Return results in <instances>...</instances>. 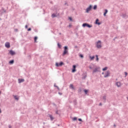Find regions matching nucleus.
Returning a JSON list of instances; mask_svg holds the SVG:
<instances>
[{"label": "nucleus", "mask_w": 128, "mask_h": 128, "mask_svg": "<svg viewBox=\"0 0 128 128\" xmlns=\"http://www.w3.org/2000/svg\"><path fill=\"white\" fill-rule=\"evenodd\" d=\"M58 94H59L60 96H62V93L59 92H58Z\"/></svg>", "instance_id": "33"}, {"label": "nucleus", "mask_w": 128, "mask_h": 128, "mask_svg": "<svg viewBox=\"0 0 128 128\" xmlns=\"http://www.w3.org/2000/svg\"><path fill=\"white\" fill-rule=\"evenodd\" d=\"M56 16H57L54 14H52V18H55V17H56Z\"/></svg>", "instance_id": "21"}, {"label": "nucleus", "mask_w": 128, "mask_h": 128, "mask_svg": "<svg viewBox=\"0 0 128 128\" xmlns=\"http://www.w3.org/2000/svg\"><path fill=\"white\" fill-rule=\"evenodd\" d=\"M54 86L55 87H56V88L58 86H57L56 85V84H54Z\"/></svg>", "instance_id": "39"}, {"label": "nucleus", "mask_w": 128, "mask_h": 128, "mask_svg": "<svg viewBox=\"0 0 128 128\" xmlns=\"http://www.w3.org/2000/svg\"><path fill=\"white\" fill-rule=\"evenodd\" d=\"M16 31H18V29H16Z\"/></svg>", "instance_id": "48"}, {"label": "nucleus", "mask_w": 128, "mask_h": 128, "mask_svg": "<svg viewBox=\"0 0 128 128\" xmlns=\"http://www.w3.org/2000/svg\"><path fill=\"white\" fill-rule=\"evenodd\" d=\"M44 124H45V123H44Z\"/></svg>", "instance_id": "54"}, {"label": "nucleus", "mask_w": 128, "mask_h": 128, "mask_svg": "<svg viewBox=\"0 0 128 128\" xmlns=\"http://www.w3.org/2000/svg\"><path fill=\"white\" fill-rule=\"evenodd\" d=\"M69 26H70H70H70V25Z\"/></svg>", "instance_id": "50"}, {"label": "nucleus", "mask_w": 128, "mask_h": 128, "mask_svg": "<svg viewBox=\"0 0 128 128\" xmlns=\"http://www.w3.org/2000/svg\"><path fill=\"white\" fill-rule=\"evenodd\" d=\"M77 118L76 117H74L73 118V120H76Z\"/></svg>", "instance_id": "28"}, {"label": "nucleus", "mask_w": 128, "mask_h": 128, "mask_svg": "<svg viewBox=\"0 0 128 128\" xmlns=\"http://www.w3.org/2000/svg\"><path fill=\"white\" fill-rule=\"evenodd\" d=\"M96 8H97V6H96V5H95V6H94V10H96Z\"/></svg>", "instance_id": "27"}, {"label": "nucleus", "mask_w": 128, "mask_h": 128, "mask_svg": "<svg viewBox=\"0 0 128 128\" xmlns=\"http://www.w3.org/2000/svg\"><path fill=\"white\" fill-rule=\"evenodd\" d=\"M103 100H104L106 102V95L103 96Z\"/></svg>", "instance_id": "18"}, {"label": "nucleus", "mask_w": 128, "mask_h": 128, "mask_svg": "<svg viewBox=\"0 0 128 128\" xmlns=\"http://www.w3.org/2000/svg\"><path fill=\"white\" fill-rule=\"evenodd\" d=\"M38 39L37 37L34 38V42H36V40Z\"/></svg>", "instance_id": "30"}, {"label": "nucleus", "mask_w": 128, "mask_h": 128, "mask_svg": "<svg viewBox=\"0 0 128 128\" xmlns=\"http://www.w3.org/2000/svg\"><path fill=\"white\" fill-rule=\"evenodd\" d=\"M126 16V14H123V15H122V17L124 18Z\"/></svg>", "instance_id": "25"}, {"label": "nucleus", "mask_w": 128, "mask_h": 128, "mask_svg": "<svg viewBox=\"0 0 128 128\" xmlns=\"http://www.w3.org/2000/svg\"><path fill=\"white\" fill-rule=\"evenodd\" d=\"M10 53L12 56L14 55L15 54V52L12 51V50H10Z\"/></svg>", "instance_id": "12"}, {"label": "nucleus", "mask_w": 128, "mask_h": 128, "mask_svg": "<svg viewBox=\"0 0 128 128\" xmlns=\"http://www.w3.org/2000/svg\"><path fill=\"white\" fill-rule=\"evenodd\" d=\"M64 53H63V54H62V55L63 56H64L68 52V46H65L64 47Z\"/></svg>", "instance_id": "2"}, {"label": "nucleus", "mask_w": 128, "mask_h": 128, "mask_svg": "<svg viewBox=\"0 0 128 128\" xmlns=\"http://www.w3.org/2000/svg\"><path fill=\"white\" fill-rule=\"evenodd\" d=\"M96 46L98 48H102V42L100 40H98L96 43Z\"/></svg>", "instance_id": "1"}, {"label": "nucleus", "mask_w": 128, "mask_h": 128, "mask_svg": "<svg viewBox=\"0 0 128 128\" xmlns=\"http://www.w3.org/2000/svg\"><path fill=\"white\" fill-rule=\"evenodd\" d=\"M95 56H90V58L91 60H93Z\"/></svg>", "instance_id": "15"}, {"label": "nucleus", "mask_w": 128, "mask_h": 128, "mask_svg": "<svg viewBox=\"0 0 128 128\" xmlns=\"http://www.w3.org/2000/svg\"><path fill=\"white\" fill-rule=\"evenodd\" d=\"M64 64L62 62H61L60 64H58V62H56V65L57 67L61 66Z\"/></svg>", "instance_id": "5"}, {"label": "nucleus", "mask_w": 128, "mask_h": 128, "mask_svg": "<svg viewBox=\"0 0 128 128\" xmlns=\"http://www.w3.org/2000/svg\"><path fill=\"white\" fill-rule=\"evenodd\" d=\"M24 82V79H20V78H19L18 79V83H22V82Z\"/></svg>", "instance_id": "11"}, {"label": "nucleus", "mask_w": 128, "mask_h": 128, "mask_svg": "<svg viewBox=\"0 0 128 128\" xmlns=\"http://www.w3.org/2000/svg\"><path fill=\"white\" fill-rule=\"evenodd\" d=\"M127 100H128V98H127Z\"/></svg>", "instance_id": "55"}, {"label": "nucleus", "mask_w": 128, "mask_h": 128, "mask_svg": "<svg viewBox=\"0 0 128 128\" xmlns=\"http://www.w3.org/2000/svg\"><path fill=\"white\" fill-rule=\"evenodd\" d=\"M89 68H90V70H92V67L91 66H90Z\"/></svg>", "instance_id": "36"}, {"label": "nucleus", "mask_w": 128, "mask_h": 128, "mask_svg": "<svg viewBox=\"0 0 128 128\" xmlns=\"http://www.w3.org/2000/svg\"><path fill=\"white\" fill-rule=\"evenodd\" d=\"M100 68H95V70H93V74H94V73H95V72H100Z\"/></svg>", "instance_id": "6"}, {"label": "nucleus", "mask_w": 128, "mask_h": 128, "mask_svg": "<svg viewBox=\"0 0 128 128\" xmlns=\"http://www.w3.org/2000/svg\"><path fill=\"white\" fill-rule=\"evenodd\" d=\"M69 19L70 20H72V18H70Z\"/></svg>", "instance_id": "41"}, {"label": "nucleus", "mask_w": 128, "mask_h": 128, "mask_svg": "<svg viewBox=\"0 0 128 128\" xmlns=\"http://www.w3.org/2000/svg\"><path fill=\"white\" fill-rule=\"evenodd\" d=\"M49 116H50V118L51 120H54V117L52 116V115L50 114V115H49Z\"/></svg>", "instance_id": "14"}, {"label": "nucleus", "mask_w": 128, "mask_h": 128, "mask_svg": "<svg viewBox=\"0 0 128 128\" xmlns=\"http://www.w3.org/2000/svg\"><path fill=\"white\" fill-rule=\"evenodd\" d=\"M75 48H78V46H75Z\"/></svg>", "instance_id": "47"}, {"label": "nucleus", "mask_w": 128, "mask_h": 128, "mask_svg": "<svg viewBox=\"0 0 128 128\" xmlns=\"http://www.w3.org/2000/svg\"><path fill=\"white\" fill-rule=\"evenodd\" d=\"M99 20L98 19H97L96 20V24H98V25H100V22H98V21Z\"/></svg>", "instance_id": "19"}, {"label": "nucleus", "mask_w": 128, "mask_h": 128, "mask_svg": "<svg viewBox=\"0 0 128 128\" xmlns=\"http://www.w3.org/2000/svg\"><path fill=\"white\" fill-rule=\"evenodd\" d=\"M67 4L66 3L65 4Z\"/></svg>", "instance_id": "52"}, {"label": "nucleus", "mask_w": 128, "mask_h": 128, "mask_svg": "<svg viewBox=\"0 0 128 128\" xmlns=\"http://www.w3.org/2000/svg\"><path fill=\"white\" fill-rule=\"evenodd\" d=\"M8 128H12V126L10 125L8 126Z\"/></svg>", "instance_id": "38"}, {"label": "nucleus", "mask_w": 128, "mask_h": 128, "mask_svg": "<svg viewBox=\"0 0 128 128\" xmlns=\"http://www.w3.org/2000/svg\"><path fill=\"white\" fill-rule=\"evenodd\" d=\"M86 77V76H84V77H82V79H85Z\"/></svg>", "instance_id": "31"}, {"label": "nucleus", "mask_w": 128, "mask_h": 128, "mask_svg": "<svg viewBox=\"0 0 128 128\" xmlns=\"http://www.w3.org/2000/svg\"><path fill=\"white\" fill-rule=\"evenodd\" d=\"M102 103L99 104V106H102Z\"/></svg>", "instance_id": "42"}, {"label": "nucleus", "mask_w": 128, "mask_h": 128, "mask_svg": "<svg viewBox=\"0 0 128 128\" xmlns=\"http://www.w3.org/2000/svg\"><path fill=\"white\" fill-rule=\"evenodd\" d=\"M107 70H108V67L106 66V67L104 68L103 69H102V70L105 71Z\"/></svg>", "instance_id": "20"}, {"label": "nucleus", "mask_w": 128, "mask_h": 128, "mask_svg": "<svg viewBox=\"0 0 128 128\" xmlns=\"http://www.w3.org/2000/svg\"><path fill=\"white\" fill-rule=\"evenodd\" d=\"M57 88H58V90H60V88H58V87H56Z\"/></svg>", "instance_id": "43"}, {"label": "nucleus", "mask_w": 128, "mask_h": 128, "mask_svg": "<svg viewBox=\"0 0 128 128\" xmlns=\"http://www.w3.org/2000/svg\"><path fill=\"white\" fill-rule=\"evenodd\" d=\"M58 126H60V124H58Z\"/></svg>", "instance_id": "49"}, {"label": "nucleus", "mask_w": 128, "mask_h": 128, "mask_svg": "<svg viewBox=\"0 0 128 128\" xmlns=\"http://www.w3.org/2000/svg\"><path fill=\"white\" fill-rule=\"evenodd\" d=\"M14 62V60H10V61L9 62V63H10V64H12Z\"/></svg>", "instance_id": "22"}, {"label": "nucleus", "mask_w": 128, "mask_h": 128, "mask_svg": "<svg viewBox=\"0 0 128 128\" xmlns=\"http://www.w3.org/2000/svg\"><path fill=\"white\" fill-rule=\"evenodd\" d=\"M1 112H2V111H1V110H0V114H1Z\"/></svg>", "instance_id": "46"}, {"label": "nucleus", "mask_w": 128, "mask_h": 128, "mask_svg": "<svg viewBox=\"0 0 128 128\" xmlns=\"http://www.w3.org/2000/svg\"><path fill=\"white\" fill-rule=\"evenodd\" d=\"M124 74H125V77H126L127 76V75H128V72H125Z\"/></svg>", "instance_id": "29"}, {"label": "nucleus", "mask_w": 128, "mask_h": 128, "mask_svg": "<svg viewBox=\"0 0 128 128\" xmlns=\"http://www.w3.org/2000/svg\"><path fill=\"white\" fill-rule=\"evenodd\" d=\"M84 92H85L86 94H87L88 92V90H84Z\"/></svg>", "instance_id": "24"}, {"label": "nucleus", "mask_w": 128, "mask_h": 128, "mask_svg": "<svg viewBox=\"0 0 128 128\" xmlns=\"http://www.w3.org/2000/svg\"><path fill=\"white\" fill-rule=\"evenodd\" d=\"M110 72L109 70H108L107 72H106L105 74L104 75V78H106L108 76H110Z\"/></svg>", "instance_id": "3"}, {"label": "nucleus", "mask_w": 128, "mask_h": 128, "mask_svg": "<svg viewBox=\"0 0 128 128\" xmlns=\"http://www.w3.org/2000/svg\"><path fill=\"white\" fill-rule=\"evenodd\" d=\"M2 10L4 12H6V11L4 10V9H2Z\"/></svg>", "instance_id": "40"}, {"label": "nucleus", "mask_w": 128, "mask_h": 128, "mask_svg": "<svg viewBox=\"0 0 128 128\" xmlns=\"http://www.w3.org/2000/svg\"><path fill=\"white\" fill-rule=\"evenodd\" d=\"M78 121L79 122H82V120L81 118H78Z\"/></svg>", "instance_id": "34"}, {"label": "nucleus", "mask_w": 128, "mask_h": 128, "mask_svg": "<svg viewBox=\"0 0 128 128\" xmlns=\"http://www.w3.org/2000/svg\"><path fill=\"white\" fill-rule=\"evenodd\" d=\"M14 98L16 100H19V98L16 96L14 95Z\"/></svg>", "instance_id": "13"}, {"label": "nucleus", "mask_w": 128, "mask_h": 128, "mask_svg": "<svg viewBox=\"0 0 128 128\" xmlns=\"http://www.w3.org/2000/svg\"><path fill=\"white\" fill-rule=\"evenodd\" d=\"M92 6L91 5L90 6L86 8V12L87 13H88L89 12L92 10Z\"/></svg>", "instance_id": "7"}, {"label": "nucleus", "mask_w": 128, "mask_h": 128, "mask_svg": "<svg viewBox=\"0 0 128 128\" xmlns=\"http://www.w3.org/2000/svg\"><path fill=\"white\" fill-rule=\"evenodd\" d=\"M58 46L59 48H62V46L59 43L58 44Z\"/></svg>", "instance_id": "23"}, {"label": "nucleus", "mask_w": 128, "mask_h": 128, "mask_svg": "<svg viewBox=\"0 0 128 128\" xmlns=\"http://www.w3.org/2000/svg\"><path fill=\"white\" fill-rule=\"evenodd\" d=\"M56 114H58V111H56Z\"/></svg>", "instance_id": "44"}, {"label": "nucleus", "mask_w": 128, "mask_h": 128, "mask_svg": "<svg viewBox=\"0 0 128 128\" xmlns=\"http://www.w3.org/2000/svg\"><path fill=\"white\" fill-rule=\"evenodd\" d=\"M28 28V26L26 25V26H25V28Z\"/></svg>", "instance_id": "37"}, {"label": "nucleus", "mask_w": 128, "mask_h": 128, "mask_svg": "<svg viewBox=\"0 0 128 128\" xmlns=\"http://www.w3.org/2000/svg\"><path fill=\"white\" fill-rule=\"evenodd\" d=\"M76 65L73 66V69L72 70V72H74L76 71Z\"/></svg>", "instance_id": "10"}, {"label": "nucleus", "mask_w": 128, "mask_h": 128, "mask_svg": "<svg viewBox=\"0 0 128 128\" xmlns=\"http://www.w3.org/2000/svg\"><path fill=\"white\" fill-rule=\"evenodd\" d=\"M96 61H98V60H99V58H98V55H96Z\"/></svg>", "instance_id": "26"}, {"label": "nucleus", "mask_w": 128, "mask_h": 128, "mask_svg": "<svg viewBox=\"0 0 128 128\" xmlns=\"http://www.w3.org/2000/svg\"><path fill=\"white\" fill-rule=\"evenodd\" d=\"M82 26L83 27H86V26H87L89 28H92V25H90L89 24H86V23H84L82 24Z\"/></svg>", "instance_id": "4"}, {"label": "nucleus", "mask_w": 128, "mask_h": 128, "mask_svg": "<svg viewBox=\"0 0 128 128\" xmlns=\"http://www.w3.org/2000/svg\"><path fill=\"white\" fill-rule=\"evenodd\" d=\"M0 94H1V92L0 91Z\"/></svg>", "instance_id": "53"}, {"label": "nucleus", "mask_w": 128, "mask_h": 128, "mask_svg": "<svg viewBox=\"0 0 128 128\" xmlns=\"http://www.w3.org/2000/svg\"><path fill=\"white\" fill-rule=\"evenodd\" d=\"M80 56L81 58H84V56H83L82 54H80Z\"/></svg>", "instance_id": "32"}, {"label": "nucleus", "mask_w": 128, "mask_h": 128, "mask_svg": "<svg viewBox=\"0 0 128 128\" xmlns=\"http://www.w3.org/2000/svg\"><path fill=\"white\" fill-rule=\"evenodd\" d=\"M70 88H72V90H74V86H73L72 84H70Z\"/></svg>", "instance_id": "16"}, {"label": "nucleus", "mask_w": 128, "mask_h": 128, "mask_svg": "<svg viewBox=\"0 0 128 128\" xmlns=\"http://www.w3.org/2000/svg\"><path fill=\"white\" fill-rule=\"evenodd\" d=\"M116 86H117L118 87H120L122 84L120 82H116Z\"/></svg>", "instance_id": "9"}, {"label": "nucleus", "mask_w": 128, "mask_h": 128, "mask_svg": "<svg viewBox=\"0 0 128 128\" xmlns=\"http://www.w3.org/2000/svg\"><path fill=\"white\" fill-rule=\"evenodd\" d=\"M5 46L7 48H10V42H6V44H5Z\"/></svg>", "instance_id": "8"}, {"label": "nucleus", "mask_w": 128, "mask_h": 128, "mask_svg": "<svg viewBox=\"0 0 128 128\" xmlns=\"http://www.w3.org/2000/svg\"><path fill=\"white\" fill-rule=\"evenodd\" d=\"M108 10H105V12H104V16H106V14L108 13Z\"/></svg>", "instance_id": "17"}, {"label": "nucleus", "mask_w": 128, "mask_h": 128, "mask_svg": "<svg viewBox=\"0 0 128 128\" xmlns=\"http://www.w3.org/2000/svg\"><path fill=\"white\" fill-rule=\"evenodd\" d=\"M104 74V73L103 72H102V74Z\"/></svg>", "instance_id": "45"}, {"label": "nucleus", "mask_w": 128, "mask_h": 128, "mask_svg": "<svg viewBox=\"0 0 128 128\" xmlns=\"http://www.w3.org/2000/svg\"><path fill=\"white\" fill-rule=\"evenodd\" d=\"M31 30H32L31 28H29L28 30V31H30Z\"/></svg>", "instance_id": "35"}, {"label": "nucleus", "mask_w": 128, "mask_h": 128, "mask_svg": "<svg viewBox=\"0 0 128 128\" xmlns=\"http://www.w3.org/2000/svg\"><path fill=\"white\" fill-rule=\"evenodd\" d=\"M116 38H115L114 39V40H115V39Z\"/></svg>", "instance_id": "51"}]
</instances>
